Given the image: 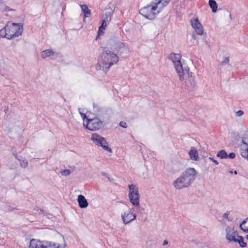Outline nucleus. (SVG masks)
Returning a JSON list of instances; mask_svg holds the SVG:
<instances>
[{
    "label": "nucleus",
    "mask_w": 248,
    "mask_h": 248,
    "mask_svg": "<svg viewBox=\"0 0 248 248\" xmlns=\"http://www.w3.org/2000/svg\"><path fill=\"white\" fill-rule=\"evenodd\" d=\"M180 81L185 80V89L190 90L196 86L195 77L193 73L189 71L188 67H185L184 69L181 71V73H177Z\"/></svg>",
    "instance_id": "20e7f679"
},
{
    "label": "nucleus",
    "mask_w": 248,
    "mask_h": 248,
    "mask_svg": "<svg viewBox=\"0 0 248 248\" xmlns=\"http://www.w3.org/2000/svg\"><path fill=\"white\" fill-rule=\"evenodd\" d=\"M3 11L6 12H10V11H15V9L10 8L7 6H5L3 10Z\"/></svg>",
    "instance_id": "7c9ffc66"
},
{
    "label": "nucleus",
    "mask_w": 248,
    "mask_h": 248,
    "mask_svg": "<svg viewBox=\"0 0 248 248\" xmlns=\"http://www.w3.org/2000/svg\"><path fill=\"white\" fill-rule=\"evenodd\" d=\"M113 11L112 9L108 8V11L106 12L104 14L102 15V24L99 27L98 35L96 36V39L99 37V35L100 32L103 33L102 30H105V27L107 26V23L110 22L111 20V16L113 15Z\"/></svg>",
    "instance_id": "9d476101"
},
{
    "label": "nucleus",
    "mask_w": 248,
    "mask_h": 248,
    "mask_svg": "<svg viewBox=\"0 0 248 248\" xmlns=\"http://www.w3.org/2000/svg\"><path fill=\"white\" fill-rule=\"evenodd\" d=\"M78 205L81 208H85L88 206V202L85 197L82 195H80L78 197Z\"/></svg>",
    "instance_id": "6ab92c4d"
},
{
    "label": "nucleus",
    "mask_w": 248,
    "mask_h": 248,
    "mask_svg": "<svg viewBox=\"0 0 248 248\" xmlns=\"http://www.w3.org/2000/svg\"><path fill=\"white\" fill-rule=\"evenodd\" d=\"M229 173H230L231 174H232V171L230 170L229 171Z\"/></svg>",
    "instance_id": "79ce46f5"
},
{
    "label": "nucleus",
    "mask_w": 248,
    "mask_h": 248,
    "mask_svg": "<svg viewBox=\"0 0 248 248\" xmlns=\"http://www.w3.org/2000/svg\"><path fill=\"white\" fill-rule=\"evenodd\" d=\"M23 31V24L8 22L6 26L0 30V37L11 40L20 36Z\"/></svg>",
    "instance_id": "7ed1b4c3"
},
{
    "label": "nucleus",
    "mask_w": 248,
    "mask_h": 248,
    "mask_svg": "<svg viewBox=\"0 0 248 248\" xmlns=\"http://www.w3.org/2000/svg\"><path fill=\"white\" fill-rule=\"evenodd\" d=\"M235 154L234 153H230L229 154V155H228V157L231 158V159H233L235 158Z\"/></svg>",
    "instance_id": "72a5a7b5"
},
{
    "label": "nucleus",
    "mask_w": 248,
    "mask_h": 248,
    "mask_svg": "<svg viewBox=\"0 0 248 248\" xmlns=\"http://www.w3.org/2000/svg\"><path fill=\"white\" fill-rule=\"evenodd\" d=\"M78 110H79V113H80V116H81V117H82V119L83 120L84 122L85 123V119H86V120H87V119H88V118H87V116H86V114H84V113H82V112H80V108H79V109H78ZM86 122H87V120L86 121L85 123H86Z\"/></svg>",
    "instance_id": "c756f323"
},
{
    "label": "nucleus",
    "mask_w": 248,
    "mask_h": 248,
    "mask_svg": "<svg viewBox=\"0 0 248 248\" xmlns=\"http://www.w3.org/2000/svg\"><path fill=\"white\" fill-rule=\"evenodd\" d=\"M102 175L103 176H104V177H108L107 174L105 173V172H102Z\"/></svg>",
    "instance_id": "58836bf2"
},
{
    "label": "nucleus",
    "mask_w": 248,
    "mask_h": 248,
    "mask_svg": "<svg viewBox=\"0 0 248 248\" xmlns=\"http://www.w3.org/2000/svg\"><path fill=\"white\" fill-rule=\"evenodd\" d=\"M168 59L173 62L177 73H181V71L184 69L181 62V56L180 54L171 53L168 56Z\"/></svg>",
    "instance_id": "f8f14e48"
},
{
    "label": "nucleus",
    "mask_w": 248,
    "mask_h": 248,
    "mask_svg": "<svg viewBox=\"0 0 248 248\" xmlns=\"http://www.w3.org/2000/svg\"><path fill=\"white\" fill-rule=\"evenodd\" d=\"M93 109L94 111L97 112L101 111L102 109L97 104H93Z\"/></svg>",
    "instance_id": "cd10ccee"
},
{
    "label": "nucleus",
    "mask_w": 248,
    "mask_h": 248,
    "mask_svg": "<svg viewBox=\"0 0 248 248\" xmlns=\"http://www.w3.org/2000/svg\"><path fill=\"white\" fill-rule=\"evenodd\" d=\"M41 54L42 58L45 59L53 55H55L57 57L59 54L58 52H54L52 49H48L42 51Z\"/></svg>",
    "instance_id": "aec40b11"
},
{
    "label": "nucleus",
    "mask_w": 248,
    "mask_h": 248,
    "mask_svg": "<svg viewBox=\"0 0 248 248\" xmlns=\"http://www.w3.org/2000/svg\"><path fill=\"white\" fill-rule=\"evenodd\" d=\"M71 171L69 170H64L61 171L62 175L64 176L69 175Z\"/></svg>",
    "instance_id": "c85d7f7f"
},
{
    "label": "nucleus",
    "mask_w": 248,
    "mask_h": 248,
    "mask_svg": "<svg viewBox=\"0 0 248 248\" xmlns=\"http://www.w3.org/2000/svg\"><path fill=\"white\" fill-rule=\"evenodd\" d=\"M236 243H238L239 246L242 248H245L247 246V243L244 242V238L242 236L238 237Z\"/></svg>",
    "instance_id": "393cba45"
},
{
    "label": "nucleus",
    "mask_w": 248,
    "mask_h": 248,
    "mask_svg": "<svg viewBox=\"0 0 248 248\" xmlns=\"http://www.w3.org/2000/svg\"><path fill=\"white\" fill-rule=\"evenodd\" d=\"M241 156L248 160V133H245L242 138V142L238 145Z\"/></svg>",
    "instance_id": "9b49d317"
},
{
    "label": "nucleus",
    "mask_w": 248,
    "mask_h": 248,
    "mask_svg": "<svg viewBox=\"0 0 248 248\" xmlns=\"http://www.w3.org/2000/svg\"><path fill=\"white\" fill-rule=\"evenodd\" d=\"M133 208H129L127 213L124 212L122 214V219L124 224H128L136 219V215L133 213Z\"/></svg>",
    "instance_id": "ddd939ff"
},
{
    "label": "nucleus",
    "mask_w": 248,
    "mask_h": 248,
    "mask_svg": "<svg viewBox=\"0 0 248 248\" xmlns=\"http://www.w3.org/2000/svg\"><path fill=\"white\" fill-rule=\"evenodd\" d=\"M189 157L191 159L194 160H198V159L199 158L198 154L197 153V152L196 150H191L189 153Z\"/></svg>",
    "instance_id": "b1692460"
},
{
    "label": "nucleus",
    "mask_w": 248,
    "mask_h": 248,
    "mask_svg": "<svg viewBox=\"0 0 248 248\" xmlns=\"http://www.w3.org/2000/svg\"><path fill=\"white\" fill-rule=\"evenodd\" d=\"M229 214H230V212L229 211H227L226 213H225L223 215V218L228 219V220H229V219H228V218Z\"/></svg>",
    "instance_id": "c9c22d12"
},
{
    "label": "nucleus",
    "mask_w": 248,
    "mask_h": 248,
    "mask_svg": "<svg viewBox=\"0 0 248 248\" xmlns=\"http://www.w3.org/2000/svg\"><path fill=\"white\" fill-rule=\"evenodd\" d=\"M168 243L167 240H165L164 241V242L163 243V245H167Z\"/></svg>",
    "instance_id": "4c0bfd02"
},
{
    "label": "nucleus",
    "mask_w": 248,
    "mask_h": 248,
    "mask_svg": "<svg viewBox=\"0 0 248 248\" xmlns=\"http://www.w3.org/2000/svg\"><path fill=\"white\" fill-rule=\"evenodd\" d=\"M246 239H247V240H248V234H247V235H246Z\"/></svg>",
    "instance_id": "37998d69"
},
{
    "label": "nucleus",
    "mask_w": 248,
    "mask_h": 248,
    "mask_svg": "<svg viewBox=\"0 0 248 248\" xmlns=\"http://www.w3.org/2000/svg\"><path fill=\"white\" fill-rule=\"evenodd\" d=\"M107 178H108V180L109 181H110V182H112V181H113V180L112 178H110L109 177H108V176Z\"/></svg>",
    "instance_id": "ea45409f"
},
{
    "label": "nucleus",
    "mask_w": 248,
    "mask_h": 248,
    "mask_svg": "<svg viewBox=\"0 0 248 248\" xmlns=\"http://www.w3.org/2000/svg\"><path fill=\"white\" fill-rule=\"evenodd\" d=\"M83 125L90 130L96 131L103 128L105 124L104 121L95 117L93 119H87L86 124L84 123Z\"/></svg>",
    "instance_id": "0eeeda50"
},
{
    "label": "nucleus",
    "mask_w": 248,
    "mask_h": 248,
    "mask_svg": "<svg viewBox=\"0 0 248 248\" xmlns=\"http://www.w3.org/2000/svg\"><path fill=\"white\" fill-rule=\"evenodd\" d=\"M234 174L236 175L237 174V171L236 170H234V172H233Z\"/></svg>",
    "instance_id": "a19ab883"
},
{
    "label": "nucleus",
    "mask_w": 248,
    "mask_h": 248,
    "mask_svg": "<svg viewBox=\"0 0 248 248\" xmlns=\"http://www.w3.org/2000/svg\"><path fill=\"white\" fill-rule=\"evenodd\" d=\"M196 175L197 171L194 168H188L173 182V186L177 189L187 187L194 181Z\"/></svg>",
    "instance_id": "f03ea898"
},
{
    "label": "nucleus",
    "mask_w": 248,
    "mask_h": 248,
    "mask_svg": "<svg viewBox=\"0 0 248 248\" xmlns=\"http://www.w3.org/2000/svg\"><path fill=\"white\" fill-rule=\"evenodd\" d=\"M91 139L98 146L101 147L104 150L108 152H112L111 148L108 147V143L103 137L99 135L97 133H93L92 135Z\"/></svg>",
    "instance_id": "1a4fd4ad"
},
{
    "label": "nucleus",
    "mask_w": 248,
    "mask_h": 248,
    "mask_svg": "<svg viewBox=\"0 0 248 248\" xmlns=\"http://www.w3.org/2000/svg\"><path fill=\"white\" fill-rule=\"evenodd\" d=\"M240 228L245 233H248V217L244 219L240 224Z\"/></svg>",
    "instance_id": "412c9836"
},
{
    "label": "nucleus",
    "mask_w": 248,
    "mask_h": 248,
    "mask_svg": "<svg viewBox=\"0 0 248 248\" xmlns=\"http://www.w3.org/2000/svg\"><path fill=\"white\" fill-rule=\"evenodd\" d=\"M45 241L32 239L30 241L29 248H44Z\"/></svg>",
    "instance_id": "dca6fc26"
},
{
    "label": "nucleus",
    "mask_w": 248,
    "mask_h": 248,
    "mask_svg": "<svg viewBox=\"0 0 248 248\" xmlns=\"http://www.w3.org/2000/svg\"><path fill=\"white\" fill-rule=\"evenodd\" d=\"M128 197L130 202L133 206H138L140 205V195L138 188L135 185H128Z\"/></svg>",
    "instance_id": "6e6552de"
},
{
    "label": "nucleus",
    "mask_w": 248,
    "mask_h": 248,
    "mask_svg": "<svg viewBox=\"0 0 248 248\" xmlns=\"http://www.w3.org/2000/svg\"><path fill=\"white\" fill-rule=\"evenodd\" d=\"M20 166L23 168H26L28 165V161L26 159L19 160Z\"/></svg>",
    "instance_id": "bb28decb"
},
{
    "label": "nucleus",
    "mask_w": 248,
    "mask_h": 248,
    "mask_svg": "<svg viewBox=\"0 0 248 248\" xmlns=\"http://www.w3.org/2000/svg\"><path fill=\"white\" fill-rule=\"evenodd\" d=\"M229 62V57H225L224 60L221 62V65H225L228 63Z\"/></svg>",
    "instance_id": "2f4dec72"
},
{
    "label": "nucleus",
    "mask_w": 248,
    "mask_h": 248,
    "mask_svg": "<svg viewBox=\"0 0 248 248\" xmlns=\"http://www.w3.org/2000/svg\"><path fill=\"white\" fill-rule=\"evenodd\" d=\"M208 3L210 7L212 9V12H217L218 6L216 1L215 0H209Z\"/></svg>",
    "instance_id": "4be33fe9"
},
{
    "label": "nucleus",
    "mask_w": 248,
    "mask_h": 248,
    "mask_svg": "<svg viewBox=\"0 0 248 248\" xmlns=\"http://www.w3.org/2000/svg\"><path fill=\"white\" fill-rule=\"evenodd\" d=\"M124 44L119 39L113 36L108 40L107 46L105 47L108 48L112 52H116L119 54V51L121 49L124 48Z\"/></svg>",
    "instance_id": "423d86ee"
},
{
    "label": "nucleus",
    "mask_w": 248,
    "mask_h": 248,
    "mask_svg": "<svg viewBox=\"0 0 248 248\" xmlns=\"http://www.w3.org/2000/svg\"><path fill=\"white\" fill-rule=\"evenodd\" d=\"M158 10V7L153 1L149 5L142 8L140 13L145 18L153 20L155 18L156 14L159 13Z\"/></svg>",
    "instance_id": "39448f33"
},
{
    "label": "nucleus",
    "mask_w": 248,
    "mask_h": 248,
    "mask_svg": "<svg viewBox=\"0 0 248 248\" xmlns=\"http://www.w3.org/2000/svg\"><path fill=\"white\" fill-rule=\"evenodd\" d=\"M209 159L210 160H211L213 162H214L216 164V165H218V162L216 160L214 159V158H213V157H209Z\"/></svg>",
    "instance_id": "e433bc0d"
},
{
    "label": "nucleus",
    "mask_w": 248,
    "mask_h": 248,
    "mask_svg": "<svg viewBox=\"0 0 248 248\" xmlns=\"http://www.w3.org/2000/svg\"><path fill=\"white\" fill-rule=\"evenodd\" d=\"M82 11L83 12L85 17H89L91 16V11L88 6L85 4L81 5Z\"/></svg>",
    "instance_id": "5701e85b"
},
{
    "label": "nucleus",
    "mask_w": 248,
    "mask_h": 248,
    "mask_svg": "<svg viewBox=\"0 0 248 248\" xmlns=\"http://www.w3.org/2000/svg\"><path fill=\"white\" fill-rule=\"evenodd\" d=\"M119 125L121 127L124 128H126L127 127L126 123L125 122H124V121L120 122Z\"/></svg>",
    "instance_id": "473e14b6"
},
{
    "label": "nucleus",
    "mask_w": 248,
    "mask_h": 248,
    "mask_svg": "<svg viewBox=\"0 0 248 248\" xmlns=\"http://www.w3.org/2000/svg\"><path fill=\"white\" fill-rule=\"evenodd\" d=\"M44 248H65L66 244L60 245L51 241H45Z\"/></svg>",
    "instance_id": "f3484780"
},
{
    "label": "nucleus",
    "mask_w": 248,
    "mask_h": 248,
    "mask_svg": "<svg viewBox=\"0 0 248 248\" xmlns=\"http://www.w3.org/2000/svg\"><path fill=\"white\" fill-rule=\"evenodd\" d=\"M225 231L226 232V238L228 241L236 243L237 239L239 236L238 232L234 231L233 228L230 226H227Z\"/></svg>",
    "instance_id": "4468645a"
},
{
    "label": "nucleus",
    "mask_w": 248,
    "mask_h": 248,
    "mask_svg": "<svg viewBox=\"0 0 248 248\" xmlns=\"http://www.w3.org/2000/svg\"><path fill=\"white\" fill-rule=\"evenodd\" d=\"M119 60L117 54L103 47L102 51L98 58V62L96 66L97 70H103L107 71L113 64H116Z\"/></svg>",
    "instance_id": "f257e3e1"
},
{
    "label": "nucleus",
    "mask_w": 248,
    "mask_h": 248,
    "mask_svg": "<svg viewBox=\"0 0 248 248\" xmlns=\"http://www.w3.org/2000/svg\"><path fill=\"white\" fill-rule=\"evenodd\" d=\"M217 156L220 157L221 159L227 158L228 154L225 150H221L217 153Z\"/></svg>",
    "instance_id": "a878e982"
},
{
    "label": "nucleus",
    "mask_w": 248,
    "mask_h": 248,
    "mask_svg": "<svg viewBox=\"0 0 248 248\" xmlns=\"http://www.w3.org/2000/svg\"><path fill=\"white\" fill-rule=\"evenodd\" d=\"M170 1V0H155L154 2L158 8V13H159Z\"/></svg>",
    "instance_id": "a211bd4d"
},
{
    "label": "nucleus",
    "mask_w": 248,
    "mask_h": 248,
    "mask_svg": "<svg viewBox=\"0 0 248 248\" xmlns=\"http://www.w3.org/2000/svg\"><path fill=\"white\" fill-rule=\"evenodd\" d=\"M243 114L244 112L243 110H238L236 113V116L238 117L241 116L242 115H243Z\"/></svg>",
    "instance_id": "f704fd0d"
},
{
    "label": "nucleus",
    "mask_w": 248,
    "mask_h": 248,
    "mask_svg": "<svg viewBox=\"0 0 248 248\" xmlns=\"http://www.w3.org/2000/svg\"><path fill=\"white\" fill-rule=\"evenodd\" d=\"M191 23L192 27L194 29L195 32L198 35H201L203 34V27L198 18H195L193 20H191Z\"/></svg>",
    "instance_id": "2eb2a0df"
}]
</instances>
